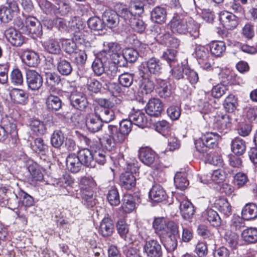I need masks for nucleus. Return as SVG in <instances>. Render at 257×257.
Wrapping results in <instances>:
<instances>
[{"label": "nucleus", "instance_id": "nucleus-54", "mask_svg": "<svg viewBox=\"0 0 257 257\" xmlns=\"http://www.w3.org/2000/svg\"><path fill=\"white\" fill-rule=\"evenodd\" d=\"M107 199L111 206H117L120 203V197L117 189L111 188L108 192Z\"/></svg>", "mask_w": 257, "mask_h": 257}, {"label": "nucleus", "instance_id": "nucleus-12", "mask_svg": "<svg viewBox=\"0 0 257 257\" xmlns=\"http://www.w3.org/2000/svg\"><path fill=\"white\" fill-rule=\"evenodd\" d=\"M24 33L27 35L32 34L36 37H40L42 34V27L35 18L29 16L26 18V29Z\"/></svg>", "mask_w": 257, "mask_h": 257}, {"label": "nucleus", "instance_id": "nucleus-59", "mask_svg": "<svg viewBox=\"0 0 257 257\" xmlns=\"http://www.w3.org/2000/svg\"><path fill=\"white\" fill-rule=\"evenodd\" d=\"M116 229L120 237L126 240L127 235L129 231L128 225L126 223L125 221L121 219L117 221L116 223Z\"/></svg>", "mask_w": 257, "mask_h": 257}, {"label": "nucleus", "instance_id": "nucleus-63", "mask_svg": "<svg viewBox=\"0 0 257 257\" xmlns=\"http://www.w3.org/2000/svg\"><path fill=\"white\" fill-rule=\"evenodd\" d=\"M74 62L79 65H83L87 60V56L85 50H77L72 55Z\"/></svg>", "mask_w": 257, "mask_h": 257}, {"label": "nucleus", "instance_id": "nucleus-23", "mask_svg": "<svg viewBox=\"0 0 257 257\" xmlns=\"http://www.w3.org/2000/svg\"><path fill=\"white\" fill-rule=\"evenodd\" d=\"M150 198L154 202H162L167 198V194L163 188L159 184L154 185L149 192Z\"/></svg>", "mask_w": 257, "mask_h": 257}, {"label": "nucleus", "instance_id": "nucleus-56", "mask_svg": "<svg viewBox=\"0 0 257 257\" xmlns=\"http://www.w3.org/2000/svg\"><path fill=\"white\" fill-rule=\"evenodd\" d=\"M101 87V84L96 79L91 77L87 79L86 87L90 93H98L100 91Z\"/></svg>", "mask_w": 257, "mask_h": 257}, {"label": "nucleus", "instance_id": "nucleus-31", "mask_svg": "<svg viewBox=\"0 0 257 257\" xmlns=\"http://www.w3.org/2000/svg\"><path fill=\"white\" fill-rule=\"evenodd\" d=\"M45 103L47 109L50 112L57 111L62 107V101L60 98L52 94L47 97Z\"/></svg>", "mask_w": 257, "mask_h": 257}, {"label": "nucleus", "instance_id": "nucleus-51", "mask_svg": "<svg viewBox=\"0 0 257 257\" xmlns=\"http://www.w3.org/2000/svg\"><path fill=\"white\" fill-rule=\"evenodd\" d=\"M29 125L31 130L38 135L44 134L46 130L44 122L37 119H32Z\"/></svg>", "mask_w": 257, "mask_h": 257}, {"label": "nucleus", "instance_id": "nucleus-29", "mask_svg": "<svg viewBox=\"0 0 257 257\" xmlns=\"http://www.w3.org/2000/svg\"><path fill=\"white\" fill-rule=\"evenodd\" d=\"M128 118L133 124L140 127H143L147 122V118L145 114L140 110L131 113Z\"/></svg>", "mask_w": 257, "mask_h": 257}, {"label": "nucleus", "instance_id": "nucleus-48", "mask_svg": "<svg viewBox=\"0 0 257 257\" xmlns=\"http://www.w3.org/2000/svg\"><path fill=\"white\" fill-rule=\"evenodd\" d=\"M202 154L206 162L214 166H221L222 165L223 160L220 155L212 154L208 152Z\"/></svg>", "mask_w": 257, "mask_h": 257}, {"label": "nucleus", "instance_id": "nucleus-2", "mask_svg": "<svg viewBox=\"0 0 257 257\" xmlns=\"http://www.w3.org/2000/svg\"><path fill=\"white\" fill-rule=\"evenodd\" d=\"M220 138V136L216 133H206L201 138L195 141V148L200 153L208 152V149L214 148L217 146Z\"/></svg>", "mask_w": 257, "mask_h": 257}, {"label": "nucleus", "instance_id": "nucleus-32", "mask_svg": "<svg viewBox=\"0 0 257 257\" xmlns=\"http://www.w3.org/2000/svg\"><path fill=\"white\" fill-rule=\"evenodd\" d=\"M104 49L101 52H104V55L109 59L111 58L114 55H117L120 53L121 47L120 45L116 42H106L103 43Z\"/></svg>", "mask_w": 257, "mask_h": 257}, {"label": "nucleus", "instance_id": "nucleus-39", "mask_svg": "<svg viewBox=\"0 0 257 257\" xmlns=\"http://www.w3.org/2000/svg\"><path fill=\"white\" fill-rule=\"evenodd\" d=\"M146 74L142 76V78L140 81V87L142 89L143 93L149 94L152 92L155 88V85L153 80L151 77H148Z\"/></svg>", "mask_w": 257, "mask_h": 257}, {"label": "nucleus", "instance_id": "nucleus-6", "mask_svg": "<svg viewBox=\"0 0 257 257\" xmlns=\"http://www.w3.org/2000/svg\"><path fill=\"white\" fill-rule=\"evenodd\" d=\"M5 36L7 41L15 47H21L26 43L25 37L14 28L11 27L5 30Z\"/></svg>", "mask_w": 257, "mask_h": 257}, {"label": "nucleus", "instance_id": "nucleus-21", "mask_svg": "<svg viewBox=\"0 0 257 257\" xmlns=\"http://www.w3.org/2000/svg\"><path fill=\"white\" fill-rule=\"evenodd\" d=\"M4 128L6 130V135L8 137L10 135L11 138V141L14 146H18L20 143L18 137V129L16 124L14 122L8 121L4 124Z\"/></svg>", "mask_w": 257, "mask_h": 257}, {"label": "nucleus", "instance_id": "nucleus-50", "mask_svg": "<svg viewBox=\"0 0 257 257\" xmlns=\"http://www.w3.org/2000/svg\"><path fill=\"white\" fill-rule=\"evenodd\" d=\"M163 245L168 252L174 251L177 247V237L174 235H168L163 242Z\"/></svg>", "mask_w": 257, "mask_h": 257}, {"label": "nucleus", "instance_id": "nucleus-41", "mask_svg": "<svg viewBox=\"0 0 257 257\" xmlns=\"http://www.w3.org/2000/svg\"><path fill=\"white\" fill-rule=\"evenodd\" d=\"M44 48L48 53L54 55H58L61 52L59 42L55 39L49 40L45 42L44 44Z\"/></svg>", "mask_w": 257, "mask_h": 257}, {"label": "nucleus", "instance_id": "nucleus-5", "mask_svg": "<svg viewBox=\"0 0 257 257\" xmlns=\"http://www.w3.org/2000/svg\"><path fill=\"white\" fill-rule=\"evenodd\" d=\"M144 253L147 257H162L163 251L161 244L154 239L146 240L143 245Z\"/></svg>", "mask_w": 257, "mask_h": 257}, {"label": "nucleus", "instance_id": "nucleus-38", "mask_svg": "<svg viewBox=\"0 0 257 257\" xmlns=\"http://www.w3.org/2000/svg\"><path fill=\"white\" fill-rule=\"evenodd\" d=\"M122 201L121 208L124 212L130 213L136 208V199L131 194H125Z\"/></svg>", "mask_w": 257, "mask_h": 257}, {"label": "nucleus", "instance_id": "nucleus-57", "mask_svg": "<svg viewBox=\"0 0 257 257\" xmlns=\"http://www.w3.org/2000/svg\"><path fill=\"white\" fill-rule=\"evenodd\" d=\"M45 78L47 84L51 87L58 86L61 81L60 76L54 72H46Z\"/></svg>", "mask_w": 257, "mask_h": 257}, {"label": "nucleus", "instance_id": "nucleus-52", "mask_svg": "<svg viewBox=\"0 0 257 257\" xmlns=\"http://www.w3.org/2000/svg\"><path fill=\"white\" fill-rule=\"evenodd\" d=\"M195 53L198 62H204L210 58L208 50L202 46H197L195 49Z\"/></svg>", "mask_w": 257, "mask_h": 257}, {"label": "nucleus", "instance_id": "nucleus-33", "mask_svg": "<svg viewBox=\"0 0 257 257\" xmlns=\"http://www.w3.org/2000/svg\"><path fill=\"white\" fill-rule=\"evenodd\" d=\"M204 218L214 227H218L221 224V219L218 213L211 209H207L203 213Z\"/></svg>", "mask_w": 257, "mask_h": 257}, {"label": "nucleus", "instance_id": "nucleus-3", "mask_svg": "<svg viewBox=\"0 0 257 257\" xmlns=\"http://www.w3.org/2000/svg\"><path fill=\"white\" fill-rule=\"evenodd\" d=\"M18 4L15 0H7L6 5L0 7V21L7 24L13 20L19 13Z\"/></svg>", "mask_w": 257, "mask_h": 257}, {"label": "nucleus", "instance_id": "nucleus-9", "mask_svg": "<svg viewBox=\"0 0 257 257\" xmlns=\"http://www.w3.org/2000/svg\"><path fill=\"white\" fill-rule=\"evenodd\" d=\"M72 106L81 111H85L88 106V102L85 95L82 92H73L70 96Z\"/></svg>", "mask_w": 257, "mask_h": 257}, {"label": "nucleus", "instance_id": "nucleus-44", "mask_svg": "<svg viewBox=\"0 0 257 257\" xmlns=\"http://www.w3.org/2000/svg\"><path fill=\"white\" fill-rule=\"evenodd\" d=\"M87 25L91 30L95 31H102L105 28L103 19H101L98 17L90 18L87 21Z\"/></svg>", "mask_w": 257, "mask_h": 257}, {"label": "nucleus", "instance_id": "nucleus-55", "mask_svg": "<svg viewBox=\"0 0 257 257\" xmlns=\"http://www.w3.org/2000/svg\"><path fill=\"white\" fill-rule=\"evenodd\" d=\"M223 105L227 111L233 112L236 109L237 105V98L234 95H228L224 100Z\"/></svg>", "mask_w": 257, "mask_h": 257}, {"label": "nucleus", "instance_id": "nucleus-43", "mask_svg": "<svg viewBox=\"0 0 257 257\" xmlns=\"http://www.w3.org/2000/svg\"><path fill=\"white\" fill-rule=\"evenodd\" d=\"M211 53L216 56L220 57L226 50V46L223 41H213L209 44Z\"/></svg>", "mask_w": 257, "mask_h": 257}, {"label": "nucleus", "instance_id": "nucleus-8", "mask_svg": "<svg viewBox=\"0 0 257 257\" xmlns=\"http://www.w3.org/2000/svg\"><path fill=\"white\" fill-rule=\"evenodd\" d=\"M26 82L28 86L32 90L39 89L43 85V78L35 70H28L26 72Z\"/></svg>", "mask_w": 257, "mask_h": 257}, {"label": "nucleus", "instance_id": "nucleus-40", "mask_svg": "<svg viewBox=\"0 0 257 257\" xmlns=\"http://www.w3.org/2000/svg\"><path fill=\"white\" fill-rule=\"evenodd\" d=\"M71 8L69 4L61 0H55L54 13L61 16L67 15Z\"/></svg>", "mask_w": 257, "mask_h": 257}, {"label": "nucleus", "instance_id": "nucleus-1", "mask_svg": "<svg viewBox=\"0 0 257 257\" xmlns=\"http://www.w3.org/2000/svg\"><path fill=\"white\" fill-rule=\"evenodd\" d=\"M168 25L174 34L186 35L189 33L195 38L199 36L200 25L186 14L175 13Z\"/></svg>", "mask_w": 257, "mask_h": 257}, {"label": "nucleus", "instance_id": "nucleus-42", "mask_svg": "<svg viewBox=\"0 0 257 257\" xmlns=\"http://www.w3.org/2000/svg\"><path fill=\"white\" fill-rule=\"evenodd\" d=\"M185 172H177L174 177V184L176 187L181 190L185 189L189 185Z\"/></svg>", "mask_w": 257, "mask_h": 257}, {"label": "nucleus", "instance_id": "nucleus-25", "mask_svg": "<svg viewBox=\"0 0 257 257\" xmlns=\"http://www.w3.org/2000/svg\"><path fill=\"white\" fill-rule=\"evenodd\" d=\"M241 237L246 244H254L257 242V228L247 227L241 232Z\"/></svg>", "mask_w": 257, "mask_h": 257}, {"label": "nucleus", "instance_id": "nucleus-62", "mask_svg": "<svg viewBox=\"0 0 257 257\" xmlns=\"http://www.w3.org/2000/svg\"><path fill=\"white\" fill-rule=\"evenodd\" d=\"M119 83L123 87L128 88L133 82V76L128 73H124L118 76Z\"/></svg>", "mask_w": 257, "mask_h": 257}, {"label": "nucleus", "instance_id": "nucleus-14", "mask_svg": "<svg viewBox=\"0 0 257 257\" xmlns=\"http://www.w3.org/2000/svg\"><path fill=\"white\" fill-rule=\"evenodd\" d=\"M145 110L148 115L158 117L161 115L163 110V103L158 98L151 99L145 107Z\"/></svg>", "mask_w": 257, "mask_h": 257}, {"label": "nucleus", "instance_id": "nucleus-37", "mask_svg": "<svg viewBox=\"0 0 257 257\" xmlns=\"http://www.w3.org/2000/svg\"><path fill=\"white\" fill-rule=\"evenodd\" d=\"M11 100L17 104H24L27 98V94L22 89L14 88L10 92Z\"/></svg>", "mask_w": 257, "mask_h": 257}, {"label": "nucleus", "instance_id": "nucleus-27", "mask_svg": "<svg viewBox=\"0 0 257 257\" xmlns=\"http://www.w3.org/2000/svg\"><path fill=\"white\" fill-rule=\"evenodd\" d=\"M114 231V224L112 220L108 217L104 218L99 225V233L103 237L112 235Z\"/></svg>", "mask_w": 257, "mask_h": 257}, {"label": "nucleus", "instance_id": "nucleus-17", "mask_svg": "<svg viewBox=\"0 0 257 257\" xmlns=\"http://www.w3.org/2000/svg\"><path fill=\"white\" fill-rule=\"evenodd\" d=\"M104 52H100L92 65L93 71L97 76L104 72V66L108 62V58L104 56Z\"/></svg>", "mask_w": 257, "mask_h": 257}, {"label": "nucleus", "instance_id": "nucleus-24", "mask_svg": "<svg viewBox=\"0 0 257 257\" xmlns=\"http://www.w3.org/2000/svg\"><path fill=\"white\" fill-rule=\"evenodd\" d=\"M102 19L105 26L110 29L116 27L119 22L117 13L113 11L105 12L102 16Z\"/></svg>", "mask_w": 257, "mask_h": 257}, {"label": "nucleus", "instance_id": "nucleus-13", "mask_svg": "<svg viewBox=\"0 0 257 257\" xmlns=\"http://www.w3.org/2000/svg\"><path fill=\"white\" fill-rule=\"evenodd\" d=\"M219 19L223 27L228 30L235 28L238 25L237 17L228 11L221 12Z\"/></svg>", "mask_w": 257, "mask_h": 257}, {"label": "nucleus", "instance_id": "nucleus-16", "mask_svg": "<svg viewBox=\"0 0 257 257\" xmlns=\"http://www.w3.org/2000/svg\"><path fill=\"white\" fill-rule=\"evenodd\" d=\"M82 203L87 208H91L94 207L96 203L95 196L94 192L88 187H83L80 190Z\"/></svg>", "mask_w": 257, "mask_h": 257}, {"label": "nucleus", "instance_id": "nucleus-47", "mask_svg": "<svg viewBox=\"0 0 257 257\" xmlns=\"http://www.w3.org/2000/svg\"><path fill=\"white\" fill-rule=\"evenodd\" d=\"M14 196L16 198L19 199L22 204L25 207H31L34 204L33 198L23 190L19 191L18 193L14 194Z\"/></svg>", "mask_w": 257, "mask_h": 257}, {"label": "nucleus", "instance_id": "nucleus-36", "mask_svg": "<svg viewBox=\"0 0 257 257\" xmlns=\"http://www.w3.org/2000/svg\"><path fill=\"white\" fill-rule=\"evenodd\" d=\"M214 205L226 217L229 216L232 213L231 206L226 199L219 198L216 199Z\"/></svg>", "mask_w": 257, "mask_h": 257}, {"label": "nucleus", "instance_id": "nucleus-49", "mask_svg": "<svg viewBox=\"0 0 257 257\" xmlns=\"http://www.w3.org/2000/svg\"><path fill=\"white\" fill-rule=\"evenodd\" d=\"M64 142V136L60 130L54 131L51 137V143L55 148H59Z\"/></svg>", "mask_w": 257, "mask_h": 257}, {"label": "nucleus", "instance_id": "nucleus-10", "mask_svg": "<svg viewBox=\"0 0 257 257\" xmlns=\"http://www.w3.org/2000/svg\"><path fill=\"white\" fill-rule=\"evenodd\" d=\"M161 70L162 63L157 58L152 57L144 64V73L147 76L159 75Z\"/></svg>", "mask_w": 257, "mask_h": 257}, {"label": "nucleus", "instance_id": "nucleus-26", "mask_svg": "<svg viewBox=\"0 0 257 257\" xmlns=\"http://www.w3.org/2000/svg\"><path fill=\"white\" fill-rule=\"evenodd\" d=\"M136 179L132 172L126 171L120 176V184L126 190H130L136 185Z\"/></svg>", "mask_w": 257, "mask_h": 257}, {"label": "nucleus", "instance_id": "nucleus-35", "mask_svg": "<svg viewBox=\"0 0 257 257\" xmlns=\"http://www.w3.org/2000/svg\"><path fill=\"white\" fill-rule=\"evenodd\" d=\"M180 210L182 216L185 219L192 218L195 212L193 204L187 200H183L180 203Z\"/></svg>", "mask_w": 257, "mask_h": 257}, {"label": "nucleus", "instance_id": "nucleus-34", "mask_svg": "<svg viewBox=\"0 0 257 257\" xmlns=\"http://www.w3.org/2000/svg\"><path fill=\"white\" fill-rule=\"evenodd\" d=\"M151 18L153 21L157 23H165L167 18L166 10L164 8L159 6L154 8L151 12Z\"/></svg>", "mask_w": 257, "mask_h": 257}, {"label": "nucleus", "instance_id": "nucleus-61", "mask_svg": "<svg viewBox=\"0 0 257 257\" xmlns=\"http://www.w3.org/2000/svg\"><path fill=\"white\" fill-rule=\"evenodd\" d=\"M32 149L36 152L45 153L48 150V146L45 144L44 140L38 138L34 140V142L31 144Z\"/></svg>", "mask_w": 257, "mask_h": 257}, {"label": "nucleus", "instance_id": "nucleus-53", "mask_svg": "<svg viewBox=\"0 0 257 257\" xmlns=\"http://www.w3.org/2000/svg\"><path fill=\"white\" fill-rule=\"evenodd\" d=\"M28 169L34 181H37L43 180V174L37 164L32 163L29 165Z\"/></svg>", "mask_w": 257, "mask_h": 257}, {"label": "nucleus", "instance_id": "nucleus-28", "mask_svg": "<svg viewBox=\"0 0 257 257\" xmlns=\"http://www.w3.org/2000/svg\"><path fill=\"white\" fill-rule=\"evenodd\" d=\"M82 164L78 157L75 154L69 155L66 159L67 169L72 173H76L80 171Z\"/></svg>", "mask_w": 257, "mask_h": 257}, {"label": "nucleus", "instance_id": "nucleus-30", "mask_svg": "<svg viewBox=\"0 0 257 257\" xmlns=\"http://www.w3.org/2000/svg\"><path fill=\"white\" fill-rule=\"evenodd\" d=\"M241 215L244 220H249L257 217V205L253 203L245 204L241 211Z\"/></svg>", "mask_w": 257, "mask_h": 257}, {"label": "nucleus", "instance_id": "nucleus-4", "mask_svg": "<svg viewBox=\"0 0 257 257\" xmlns=\"http://www.w3.org/2000/svg\"><path fill=\"white\" fill-rule=\"evenodd\" d=\"M106 144L111 147L115 144H121L126 139L118 126L109 124L105 131Z\"/></svg>", "mask_w": 257, "mask_h": 257}, {"label": "nucleus", "instance_id": "nucleus-60", "mask_svg": "<svg viewBox=\"0 0 257 257\" xmlns=\"http://www.w3.org/2000/svg\"><path fill=\"white\" fill-rule=\"evenodd\" d=\"M162 39L166 45L175 48H177L180 46V41L177 38L171 36L169 33H166L162 36Z\"/></svg>", "mask_w": 257, "mask_h": 257}, {"label": "nucleus", "instance_id": "nucleus-64", "mask_svg": "<svg viewBox=\"0 0 257 257\" xmlns=\"http://www.w3.org/2000/svg\"><path fill=\"white\" fill-rule=\"evenodd\" d=\"M228 91L226 86L222 84H218L212 88L211 90L212 96L216 98H219L225 94Z\"/></svg>", "mask_w": 257, "mask_h": 257}, {"label": "nucleus", "instance_id": "nucleus-20", "mask_svg": "<svg viewBox=\"0 0 257 257\" xmlns=\"http://www.w3.org/2000/svg\"><path fill=\"white\" fill-rule=\"evenodd\" d=\"M231 150L236 156H242L246 152V143L242 139L237 137L233 139L231 142Z\"/></svg>", "mask_w": 257, "mask_h": 257}, {"label": "nucleus", "instance_id": "nucleus-18", "mask_svg": "<svg viewBox=\"0 0 257 257\" xmlns=\"http://www.w3.org/2000/svg\"><path fill=\"white\" fill-rule=\"evenodd\" d=\"M82 164L84 166L90 167H95V161L93 160V150L90 151L88 149H84L78 152L77 156Z\"/></svg>", "mask_w": 257, "mask_h": 257}, {"label": "nucleus", "instance_id": "nucleus-46", "mask_svg": "<svg viewBox=\"0 0 257 257\" xmlns=\"http://www.w3.org/2000/svg\"><path fill=\"white\" fill-rule=\"evenodd\" d=\"M177 51L175 49H168L163 52L162 58L172 67L177 63Z\"/></svg>", "mask_w": 257, "mask_h": 257}, {"label": "nucleus", "instance_id": "nucleus-19", "mask_svg": "<svg viewBox=\"0 0 257 257\" xmlns=\"http://www.w3.org/2000/svg\"><path fill=\"white\" fill-rule=\"evenodd\" d=\"M95 114L100 118V119L106 123H108L114 119L115 114L120 112V110L116 107L112 108H102L94 110Z\"/></svg>", "mask_w": 257, "mask_h": 257}, {"label": "nucleus", "instance_id": "nucleus-58", "mask_svg": "<svg viewBox=\"0 0 257 257\" xmlns=\"http://www.w3.org/2000/svg\"><path fill=\"white\" fill-rule=\"evenodd\" d=\"M123 54L124 58L130 63H134L137 61L139 56H141L139 52L132 48H127L123 50Z\"/></svg>", "mask_w": 257, "mask_h": 257}, {"label": "nucleus", "instance_id": "nucleus-15", "mask_svg": "<svg viewBox=\"0 0 257 257\" xmlns=\"http://www.w3.org/2000/svg\"><path fill=\"white\" fill-rule=\"evenodd\" d=\"M102 122L95 112L87 115L85 120L87 130L92 133H96L100 131L103 126Z\"/></svg>", "mask_w": 257, "mask_h": 257}, {"label": "nucleus", "instance_id": "nucleus-45", "mask_svg": "<svg viewBox=\"0 0 257 257\" xmlns=\"http://www.w3.org/2000/svg\"><path fill=\"white\" fill-rule=\"evenodd\" d=\"M57 70L61 75L68 76L72 72L73 67L70 62L60 58L57 63Z\"/></svg>", "mask_w": 257, "mask_h": 257}, {"label": "nucleus", "instance_id": "nucleus-22", "mask_svg": "<svg viewBox=\"0 0 257 257\" xmlns=\"http://www.w3.org/2000/svg\"><path fill=\"white\" fill-rule=\"evenodd\" d=\"M22 57L23 61L29 67H36L40 63L38 54L33 51L28 49L24 50Z\"/></svg>", "mask_w": 257, "mask_h": 257}, {"label": "nucleus", "instance_id": "nucleus-7", "mask_svg": "<svg viewBox=\"0 0 257 257\" xmlns=\"http://www.w3.org/2000/svg\"><path fill=\"white\" fill-rule=\"evenodd\" d=\"M139 158L145 165L151 166L157 163L159 160L156 153L149 148H142L139 151Z\"/></svg>", "mask_w": 257, "mask_h": 257}, {"label": "nucleus", "instance_id": "nucleus-11", "mask_svg": "<svg viewBox=\"0 0 257 257\" xmlns=\"http://www.w3.org/2000/svg\"><path fill=\"white\" fill-rule=\"evenodd\" d=\"M231 121L229 116L226 114H218L215 116L213 128L221 134H226L230 130Z\"/></svg>", "mask_w": 257, "mask_h": 257}]
</instances>
